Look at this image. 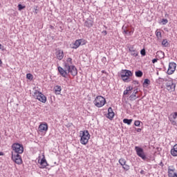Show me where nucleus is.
Returning <instances> with one entry per match:
<instances>
[{"instance_id": "5701e85b", "label": "nucleus", "mask_w": 177, "mask_h": 177, "mask_svg": "<svg viewBox=\"0 0 177 177\" xmlns=\"http://www.w3.org/2000/svg\"><path fill=\"white\" fill-rule=\"evenodd\" d=\"M149 85H150V80L149 79H145L144 80V82L142 84V86L144 88H147L149 86Z\"/></svg>"}, {"instance_id": "6e6552de", "label": "nucleus", "mask_w": 177, "mask_h": 177, "mask_svg": "<svg viewBox=\"0 0 177 177\" xmlns=\"http://www.w3.org/2000/svg\"><path fill=\"white\" fill-rule=\"evenodd\" d=\"M175 70H176V63L175 62L169 63V68L167 72L168 75H171V74H174V73H175Z\"/></svg>"}, {"instance_id": "c03bdc74", "label": "nucleus", "mask_w": 177, "mask_h": 177, "mask_svg": "<svg viewBox=\"0 0 177 177\" xmlns=\"http://www.w3.org/2000/svg\"><path fill=\"white\" fill-rule=\"evenodd\" d=\"M140 174H141V175H144V174H145V170H141V171H140Z\"/></svg>"}, {"instance_id": "79ce46f5", "label": "nucleus", "mask_w": 177, "mask_h": 177, "mask_svg": "<svg viewBox=\"0 0 177 177\" xmlns=\"http://www.w3.org/2000/svg\"><path fill=\"white\" fill-rule=\"evenodd\" d=\"M159 165L160 167H164V163H162V161H161L160 163H159Z\"/></svg>"}, {"instance_id": "39448f33", "label": "nucleus", "mask_w": 177, "mask_h": 177, "mask_svg": "<svg viewBox=\"0 0 177 177\" xmlns=\"http://www.w3.org/2000/svg\"><path fill=\"white\" fill-rule=\"evenodd\" d=\"M93 103L96 107H103L106 104V98L102 95H98L95 97Z\"/></svg>"}, {"instance_id": "b1692460", "label": "nucleus", "mask_w": 177, "mask_h": 177, "mask_svg": "<svg viewBox=\"0 0 177 177\" xmlns=\"http://www.w3.org/2000/svg\"><path fill=\"white\" fill-rule=\"evenodd\" d=\"M162 45L165 48H168V46H169V44L168 43V40L167 39H163L162 41Z\"/></svg>"}, {"instance_id": "3c124183", "label": "nucleus", "mask_w": 177, "mask_h": 177, "mask_svg": "<svg viewBox=\"0 0 177 177\" xmlns=\"http://www.w3.org/2000/svg\"><path fill=\"white\" fill-rule=\"evenodd\" d=\"M50 27H51V28H53V27L52 26Z\"/></svg>"}, {"instance_id": "2f4dec72", "label": "nucleus", "mask_w": 177, "mask_h": 177, "mask_svg": "<svg viewBox=\"0 0 177 177\" xmlns=\"http://www.w3.org/2000/svg\"><path fill=\"white\" fill-rule=\"evenodd\" d=\"M26 8V6H23L21 4L18 5V10H23V9Z\"/></svg>"}, {"instance_id": "a878e982", "label": "nucleus", "mask_w": 177, "mask_h": 177, "mask_svg": "<svg viewBox=\"0 0 177 177\" xmlns=\"http://www.w3.org/2000/svg\"><path fill=\"white\" fill-rule=\"evenodd\" d=\"M136 77L138 78L143 77V72H142V71H136Z\"/></svg>"}, {"instance_id": "c9c22d12", "label": "nucleus", "mask_w": 177, "mask_h": 177, "mask_svg": "<svg viewBox=\"0 0 177 177\" xmlns=\"http://www.w3.org/2000/svg\"><path fill=\"white\" fill-rule=\"evenodd\" d=\"M132 89H133V87L129 86L127 88V91H128L129 92H131V91H132Z\"/></svg>"}, {"instance_id": "aec40b11", "label": "nucleus", "mask_w": 177, "mask_h": 177, "mask_svg": "<svg viewBox=\"0 0 177 177\" xmlns=\"http://www.w3.org/2000/svg\"><path fill=\"white\" fill-rule=\"evenodd\" d=\"M40 167L39 168L44 169V168H46L48 166V162H46V159L42 158L40 162Z\"/></svg>"}, {"instance_id": "f704fd0d", "label": "nucleus", "mask_w": 177, "mask_h": 177, "mask_svg": "<svg viewBox=\"0 0 177 177\" xmlns=\"http://www.w3.org/2000/svg\"><path fill=\"white\" fill-rule=\"evenodd\" d=\"M162 23L163 26H165V24H167V23H168V19H162Z\"/></svg>"}, {"instance_id": "cd10ccee", "label": "nucleus", "mask_w": 177, "mask_h": 177, "mask_svg": "<svg viewBox=\"0 0 177 177\" xmlns=\"http://www.w3.org/2000/svg\"><path fill=\"white\" fill-rule=\"evenodd\" d=\"M156 38H158V39H161L162 38V35H161V32L156 31Z\"/></svg>"}, {"instance_id": "7c9ffc66", "label": "nucleus", "mask_w": 177, "mask_h": 177, "mask_svg": "<svg viewBox=\"0 0 177 177\" xmlns=\"http://www.w3.org/2000/svg\"><path fill=\"white\" fill-rule=\"evenodd\" d=\"M26 78H27V80H32V78H34V77L32 76V75L31 73H27Z\"/></svg>"}, {"instance_id": "4c0bfd02", "label": "nucleus", "mask_w": 177, "mask_h": 177, "mask_svg": "<svg viewBox=\"0 0 177 177\" xmlns=\"http://www.w3.org/2000/svg\"><path fill=\"white\" fill-rule=\"evenodd\" d=\"M133 84H134V85H139V82L137 80H134L133 81Z\"/></svg>"}, {"instance_id": "7ed1b4c3", "label": "nucleus", "mask_w": 177, "mask_h": 177, "mask_svg": "<svg viewBox=\"0 0 177 177\" xmlns=\"http://www.w3.org/2000/svg\"><path fill=\"white\" fill-rule=\"evenodd\" d=\"M80 143L82 145H87L91 139V134L88 130L81 131H80Z\"/></svg>"}, {"instance_id": "f3484780", "label": "nucleus", "mask_w": 177, "mask_h": 177, "mask_svg": "<svg viewBox=\"0 0 177 177\" xmlns=\"http://www.w3.org/2000/svg\"><path fill=\"white\" fill-rule=\"evenodd\" d=\"M175 171V169H171V167H168V176L169 177H177V174L174 173Z\"/></svg>"}, {"instance_id": "a211bd4d", "label": "nucleus", "mask_w": 177, "mask_h": 177, "mask_svg": "<svg viewBox=\"0 0 177 177\" xmlns=\"http://www.w3.org/2000/svg\"><path fill=\"white\" fill-rule=\"evenodd\" d=\"M56 55H57V59H58V60H62L63 57H64V53L62 50H57Z\"/></svg>"}, {"instance_id": "72a5a7b5", "label": "nucleus", "mask_w": 177, "mask_h": 177, "mask_svg": "<svg viewBox=\"0 0 177 177\" xmlns=\"http://www.w3.org/2000/svg\"><path fill=\"white\" fill-rule=\"evenodd\" d=\"M135 127H140V120H136L134 122Z\"/></svg>"}, {"instance_id": "a19ab883", "label": "nucleus", "mask_w": 177, "mask_h": 177, "mask_svg": "<svg viewBox=\"0 0 177 177\" xmlns=\"http://www.w3.org/2000/svg\"><path fill=\"white\" fill-rule=\"evenodd\" d=\"M102 34H104V35H107V31L106 30H103Z\"/></svg>"}, {"instance_id": "9d476101", "label": "nucleus", "mask_w": 177, "mask_h": 177, "mask_svg": "<svg viewBox=\"0 0 177 177\" xmlns=\"http://www.w3.org/2000/svg\"><path fill=\"white\" fill-rule=\"evenodd\" d=\"M176 86V84H175L172 80H169L166 83V88L167 91H171V92H174V91H175Z\"/></svg>"}, {"instance_id": "f257e3e1", "label": "nucleus", "mask_w": 177, "mask_h": 177, "mask_svg": "<svg viewBox=\"0 0 177 177\" xmlns=\"http://www.w3.org/2000/svg\"><path fill=\"white\" fill-rule=\"evenodd\" d=\"M73 64V59L71 57H68L66 59V62H64V68L62 66H58V73H59L60 75L64 78H67V75L68 74H71L73 77H75L77 74H78V70L75 68V66Z\"/></svg>"}, {"instance_id": "37998d69", "label": "nucleus", "mask_w": 177, "mask_h": 177, "mask_svg": "<svg viewBox=\"0 0 177 177\" xmlns=\"http://www.w3.org/2000/svg\"><path fill=\"white\" fill-rule=\"evenodd\" d=\"M137 132H142V129H136Z\"/></svg>"}, {"instance_id": "c756f323", "label": "nucleus", "mask_w": 177, "mask_h": 177, "mask_svg": "<svg viewBox=\"0 0 177 177\" xmlns=\"http://www.w3.org/2000/svg\"><path fill=\"white\" fill-rule=\"evenodd\" d=\"M33 9H34V13L35 15H38V11L39 10V8L38 7V6H35L33 7Z\"/></svg>"}, {"instance_id": "49530a36", "label": "nucleus", "mask_w": 177, "mask_h": 177, "mask_svg": "<svg viewBox=\"0 0 177 177\" xmlns=\"http://www.w3.org/2000/svg\"><path fill=\"white\" fill-rule=\"evenodd\" d=\"M105 60H106V57H102V62H104Z\"/></svg>"}, {"instance_id": "2eb2a0df", "label": "nucleus", "mask_w": 177, "mask_h": 177, "mask_svg": "<svg viewBox=\"0 0 177 177\" xmlns=\"http://www.w3.org/2000/svg\"><path fill=\"white\" fill-rule=\"evenodd\" d=\"M115 114L114 113V111H113V108L109 107L108 109V113H107V118H109V120H111L112 118H114V115Z\"/></svg>"}, {"instance_id": "0eeeda50", "label": "nucleus", "mask_w": 177, "mask_h": 177, "mask_svg": "<svg viewBox=\"0 0 177 177\" xmlns=\"http://www.w3.org/2000/svg\"><path fill=\"white\" fill-rule=\"evenodd\" d=\"M135 150L136 152L137 156L142 158L144 161H146L147 160V156H146V154L145 153V151L143 150V148L140 147H135Z\"/></svg>"}, {"instance_id": "f8f14e48", "label": "nucleus", "mask_w": 177, "mask_h": 177, "mask_svg": "<svg viewBox=\"0 0 177 177\" xmlns=\"http://www.w3.org/2000/svg\"><path fill=\"white\" fill-rule=\"evenodd\" d=\"M48 129H49V127L48 126V123L43 122L39 124L38 131L39 132H48Z\"/></svg>"}, {"instance_id": "4be33fe9", "label": "nucleus", "mask_w": 177, "mask_h": 177, "mask_svg": "<svg viewBox=\"0 0 177 177\" xmlns=\"http://www.w3.org/2000/svg\"><path fill=\"white\" fill-rule=\"evenodd\" d=\"M54 89L56 95L62 93V86L57 85L54 87Z\"/></svg>"}, {"instance_id": "dca6fc26", "label": "nucleus", "mask_w": 177, "mask_h": 177, "mask_svg": "<svg viewBox=\"0 0 177 177\" xmlns=\"http://www.w3.org/2000/svg\"><path fill=\"white\" fill-rule=\"evenodd\" d=\"M93 26V20L91 19H87L84 21V27H87V28H91Z\"/></svg>"}, {"instance_id": "bb28decb", "label": "nucleus", "mask_w": 177, "mask_h": 177, "mask_svg": "<svg viewBox=\"0 0 177 177\" xmlns=\"http://www.w3.org/2000/svg\"><path fill=\"white\" fill-rule=\"evenodd\" d=\"M123 34H125L126 35H132L133 34V32L129 30V29L124 30V32H123Z\"/></svg>"}, {"instance_id": "603ef678", "label": "nucleus", "mask_w": 177, "mask_h": 177, "mask_svg": "<svg viewBox=\"0 0 177 177\" xmlns=\"http://www.w3.org/2000/svg\"><path fill=\"white\" fill-rule=\"evenodd\" d=\"M157 75H158V72H157Z\"/></svg>"}, {"instance_id": "de8ad7c7", "label": "nucleus", "mask_w": 177, "mask_h": 177, "mask_svg": "<svg viewBox=\"0 0 177 177\" xmlns=\"http://www.w3.org/2000/svg\"><path fill=\"white\" fill-rule=\"evenodd\" d=\"M0 49H3V46H2V44H0Z\"/></svg>"}, {"instance_id": "1a4fd4ad", "label": "nucleus", "mask_w": 177, "mask_h": 177, "mask_svg": "<svg viewBox=\"0 0 177 177\" xmlns=\"http://www.w3.org/2000/svg\"><path fill=\"white\" fill-rule=\"evenodd\" d=\"M118 162L122 166L124 171H129V169H131V167L127 165V160L124 158L119 159Z\"/></svg>"}, {"instance_id": "c85d7f7f", "label": "nucleus", "mask_w": 177, "mask_h": 177, "mask_svg": "<svg viewBox=\"0 0 177 177\" xmlns=\"http://www.w3.org/2000/svg\"><path fill=\"white\" fill-rule=\"evenodd\" d=\"M167 82V80L166 79H164V78H161V77H159L158 80H157V83L158 84H161L162 82Z\"/></svg>"}, {"instance_id": "58836bf2", "label": "nucleus", "mask_w": 177, "mask_h": 177, "mask_svg": "<svg viewBox=\"0 0 177 177\" xmlns=\"http://www.w3.org/2000/svg\"><path fill=\"white\" fill-rule=\"evenodd\" d=\"M122 29L123 30V32H124L125 30H128V28H127L125 26H123Z\"/></svg>"}, {"instance_id": "e433bc0d", "label": "nucleus", "mask_w": 177, "mask_h": 177, "mask_svg": "<svg viewBox=\"0 0 177 177\" xmlns=\"http://www.w3.org/2000/svg\"><path fill=\"white\" fill-rule=\"evenodd\" d=\"M157 62H158V59L155 58L153 59H152V63L154 64L155 63H157Z\"/></svg>"}, {"instance_id": "ddd939ff", "label": "nucleus", "mask_w": 177, "mask_h": 177, "mask_svg": "<svg viewBox=\"0 0 177 177\" xmlns=\"http://www.w3.org/2000/svg\"><path fill=\"white\" fill-rule=\"evenodd\" d=\"M129 48V52L131 53V56H134V57H136L138 55H139V53H138V50H136V48H135V46H130Z\"/></svg>"}, {"instance_id": "9b49d317", "label": "nucleus", "mask_w": 177, "mask_h": 177, "mask_svg": "<svg viewBox=\"0 0 177 177\" xmlns=\"http://www.w3.org/2000/svg\"><path fill=\"white\" fill-rule=\"evenodd\" d=\"M169 120L172 125H176L177 122V112L171 113L170 117H169Z\"/></svg>"}, {"instance_id": "a18cd8bd", "label": "nucleus", "mask_w": 177, "mask_h": 177, "mask_svg": "<svg viewBox=\"0 0 177 177\" xmlns=\"http://www.w3.org/2000/svg\"><path fill=\"white\" fill-rule=\"evenodd\" d=\"M102 74H107V72L106 71H102Z\"/></svg>"}, {"instance_id": "f03ea898", "label": "nucleus", "mask_w": 177, "mask_h": 177, "mask_svg": "<svg viewBox=\"0 0 177 177\" xmlns=\"http://www.w3.org/2000/svg\"><path fill=\"white\" fill-rule=\"evenodd\" d=\"M12 151L11 153V158L15 164L20 165L23 164V160L21 159V156L20 154H23L24 153V147L23 145L19 143H14L12 145Z\"/></svg>"}, {"instance_id": "4468645a", "label": "nucleus", "mask_w": 177, "mask_h": 177, "mask_svg": "<svg viewBox=\"0 0 177 177\" xmlns=\"http://www.w3.org/2000/svg\"><path fill=\"white\" fill-rule=\"evenodd\" d=\"M82 39H77L73 44H70V46L72 49H77L81 46Z\"/></svg>"}, {"instance_id": "8fccbe9b", "label": "nucleus", "mask_w": 177, "mask_h": 177, "mask_svg": "<svg viewBox=\"0 0 177 177\" xmlns=\"http://www.w3.org/2000/svg\"><path fill=\"white\" fill-rule=\"evenodd\" d=\"M160 53H162V55H164V53H162V51H160Z\"/></svg>"}, {"instance_id": "20e7f679", "label": "nucleus", "mask_w": 177, "mask_h": 177, "mask_svg": "<svg viewBox=\"0 0 177 177\" xmlns=\"http://www.w3.org/2000/svg\"><path fill=\"white\" fill-rule=\"evenodd\" d=\"M133 73L132 71L127 69H122L120 71V77L124 82H129V77H132Z\"/></svg>"}, {"instance_id": "473e14b6", "label": "nucleus", "mask_w": 177, "mask_h": 177, "mask_svg": "<svg viewBox=\"0 0 177 177\" xmlns=\"http://www.w3.org/2000/svg\"><path fill=\"white\" fill-rule=\"evenodd\" d=\"M140 55H142V56H146V49L142 48V49L140 50Z\"/></svg>"}, {"instance_id": "6ab92c4d", "label": "nucleus", "mask_w": 177, "mask_h": 177, "mask_svg": "<svg viewBox=\"0 0 177 177\" xmlns=\"http://www.w3.org/2000/svg\"><path fill=\"white\" fill-rule=\"evenodd\" d=\"M170 153L173 157H177V144L174 145Z\"/></svg>"}, {"instance_id": "423d86ee", "label": "nucleus", "mask_w": 177, "mask_h": 177, "mask_svg": "<svg viewBox=\"0 0 177 177\" xmlns=\"http://www.w3.org/2000/svg\"><path fill=\"white\" fill-rule=\"evenodd\" d=\"M34 97L39 100V102H41V103H46V97L45 95H44L42 93L36 90L33 95Z\"/></svg>"}, {"instance_id": "393cba45", "label": "nucleus", "mask_w": 177, "mask_h": 177, "mask_svg": "<svg viewBox=\"0 0 177 177\" xmlns=\"http://www.w3.org/2000/svg\"><path fill=\"white\" fill-rule=\"evenodd\" d=\"M132 121H133V120H132V119L124 118L123 120L124 124H127V125H131L132 124Z\"/></svg>"}, {"instance_id": "09e8293b", "label": "nucleus", "mask_w": 177, "mask_h": 177, "mask_svg": "<svg viewBox=\"0 0 177 177\" xmlns=\"http://www.w3.org/2000/svg\"><path fill=\"white\" fill-rule=\"evenodd\" d=\"M4 154L3 152H0V156H3Z\"/></svg>"}, {"instance_id": "ea45409f", "label": "nucleus", "mask_w": 177, "mask_h": 177, "mask_svg": "<svg viewBox=\"0 0 177 177\" xmlns=\"http://www.w3.org/2000/svg\"><path fill=\"white\" fill-rule=\"evenodd\" d=\"M128 93H129V91L127 90H125L123 93V95H128Z\"/></svg>"}, {"instance_id": "412c9836", "label": "nucleus", "mask_w": 177, "mask_h": 177, "mask_svg": "<svg viewBox=\"0 0 177 177\" xmlns=\"http://www.w3.org/2000/svg\"><path fill=\"white\" fill-rule=\"evenodd\" d=\"M136 93H138V90L135 89L133 92V93L129 96V100L131 102H133V100H136L138 97H136Z\"/></svg>"}]
</instances>
